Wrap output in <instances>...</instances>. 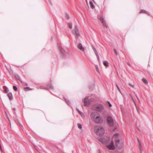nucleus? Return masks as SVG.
<instances>
[{"label":"nucleus","mask_w":153,"mask_h":153,"mask_svg":"<svg viewBox=\"0 0 153 153\" xmlns=\"http://www.w3.org/2000/svg\"><path fill=\"white\" fill-rule=\"evenodd\" d=\"M128 84H129V85L130 86H131L132 87H133V88H134V85H132L130 83H129Z\"/></svg>","instance_id":"nucleus-31"},{"label":"nucleus","mask_w":153,"mask_h":153,"mask_svg":"<svg viewBox=\"0 0 153 153\" xmlns=\"http://www.w3.org/2000/svg\"><path fill=\"white\" fill-rule=\"evenodd\" d=\"M145 13L146 14H148L147 12L143 10H140V13Z\"/></svg>","instance_id":"nucleus-17"},{"label":"nucleus","mask_w":153,"mask_h":153,"mask_svg":"<svg viewBox=\"0 0 153 153\" xmlns=\"http://www.w3.org/2000/svg\"><path fill=\"white\" fill-rule=\"evenodd\" d=\"M49 1L50 3L51 4H51V1L50 0H48Z\"/></svg>","instance_id":"nucleus-39"},{"label":"nucleus","mask_w":153,"mask_h":153,"mask_svg":"<svg viewBox=\"0 0 153 153\" xmlns=\"http://www.w3.org/2000/svg\"><path fill=\"white\" fill-rule=\"evenodd\" d=\"M107 123L109 126H114V123L113 120L111 116H107Z\"/></svg>","instance_id":"nucleus-5"},{"label":"nucleus","mask_w":153,"mask_h":153,"mask_svg":"<svg viewBox=\"0 0 153 153\" xmlns=\"http://www.w3.org/2000/svg\"><path fill=\"white\" fill-rule=\"evenodd\" d=\"M128 65H130V64H129V63H128Z\"/></svg>","instance_id":"nucleus-44"},{"label":"nucleus","mask_w":153,"mask_h":153,"mask_svg":"<svg viewBox=\"0 0 153 153\" xmlns=\"http://www.w3.org/2000/svg\"><path fill=\"white\" fill-rule=\"evenodd\" d=\"M77 126H78V128L81 129L82 128V126L81 124L80 123H78L77 124Z\"/></svg>","instance_id":"nucleus-23"},{"label":"nucleus","mask_w":153,"mask_h":153,"mask_svg":"<svg viewBox=\"0 0 153 153\" xmlns=\"http://www.w3.org/2000/svg\"><path fill=\"white\" fill-rule=\"evenodd\" d=\"M94 131L97 135L100 136H102L105 132L103 127L101 126H96L94 127Z\"/></svg>","instance_id":"nucleus-3"},{"label":"nucleus","mask_w":153,"mask_h":153,"mask_svg":"<svg viewBox=\"0 0 153 153\" xmlns=\"http://www.w3.org/2000/svg\"><path fill=\"white\" fill-rule=\"evenodd\" d=\"M60 51L63 57H65L67 56L66 53L63 49L62 48H61L60 49Z\"/></svg>","instance_id":"nucleus-11"},{"label":"nucleus","mask_w":153,"mask_h":153,"mask_svg":"<svg viewBox=\"0 0 153 153\" xmlns=\"http://www.w3.org/2000/svg\"><path fill=\"white\" fill-rule=\"evenodd\" d=\"M103 64L105 66H107L108 65V63L107 61H104L103 62Z\"/></svg>","instance_id":"nucleus-15"},{"label":"nucleus","mask_w":153,"mask_h":153,"mask_svg":"<svg viewBox=\"0 0 153 153\" xmlns=\"http://www.w3.org/2000/svg\"><path fill=\"white\" fill-rule=\"evenodd\" d=\"M59 149L60 151H62V150L60 149Z\"/></svg>","instance_id":"nucleus-43"},{"label":"nucleus","mask_w":153,"mask_h":153,"mask_svg":"<svg viewBox=\"0 0 153 153\" xmlns=\"http://www.w3.org/2000/svg\"><path fill=\"white\" fill-rule=\"evenodd\" d=\"M116 86L117 87V88L118 90L120 92V93L122 94L121 92V90H120L119 87L118 86L117 84H116Z\"/></svg>","instance_id":"nucleus-26"},{"label":"nucleus","mask_w":153,"mask_h":153,"mask_svg":"<svg viewBox=\"0 0 153 153\" xmlns=\"http://www.w3.org/2000/svg\"><path fill=\"white\" fill-rule=\"evenodd\" d=\"M65 18L67 19H68L69 18V16L68 14L65 13Z\"/></svg>","instance_id":"nucleus-24"},{"label":"nucleus","mask_w":153,"mask_h":153,"mask_svg":"<svg viewBox=\"0 0 153 153\" xmlns=\"http://www.w3.org/2000/svg\"><path fill=\"white\" fill-rule=\"evenodd\" d=\"M96 56L97 57V58L98 59V61L99 62H100V61L99 57V55H98V54H96Z\"/></svg>","instance_id":"nucleus-29"},{"label":"nucleus","mask_w":153,"mask_h":153,"mask_svg":"<svg viewBox=\"0 0 153 153\" xmlns=\"http://www.w3.org/2000/svg\"><path fill=\"white\" fill-rule=\"evenodd\" d=\"M64 100H65V102H66V103L68 105H71V102L69 101H68L65 98H64Z\"/></svg>","instance_id":"nucleus-20"},{"label":"nucleus","mask_w":153,"mask_h":153,"mask_svg":"<svg viewBox=\"0 0 153 153\" xmlns=\"http://www.w3.org/2000/svg\"><path fill=\"white\" fill-rule=\"evenodd\" d=\"M142 80L146 84H147L148 83V81L144 78H143Z\"/></svg>","instance_id":"nucleus-21"},{"label":"nucleus","mask_w":153,"mask_h":153,"mask_svg":"<svg viewBox=\"0 0 153 153\" xmlns=\"http://www.w3.org/2000/svg\"><path fill=\"white\" fill-rule=\"evenodd\" d=\"M8 92V90L5 89L4 90V92L6 93H7Z\"/></svg>","instance_id":"nucleus-32"},{"label":"nucleus","mask_w":153,"mask_h":153,"mask_svg":"<svg viewBox=\"0 0 153 153\" xmlns=\"http://www.w3.org/2000/svg\"><path fill=\"white\" fill-rule=\"evenodd\" d=\"M68 25L69 28L71 29L72 28V25L71 23H68Z\"/></svg>","instance_id":"nucleus-18"},{"label":"nucleus","mask_w":153,"mask_h":153,"mask_svg":"<svg viewBox=\"0 0 153 153\" xmlns=\"http://www.w3.org/2000/svg\"><path fill=\"white\" fill-rule=\"evenodd\" d=\"M13 110H16V108H13Z\"/></svg>","instance_id":"nucleus-40"},{"label":"nucleus","mask_w":153,"mask_h":153,"mask_svg":"<svg viewBox=\"0 0 153 153\" xmlns=\"http://www.w3.org/2000/svg\"><path fill=\"white\" fill-rule=\"evenodd\" d=\"M25 88L29 89L30 90H32L33 89L32 88H29L28 87H26Z\"/></svg>","instance_id":"nucleus-38"},{"label":"nucleus","mask_w":153,"mask_h":153,"mask_svg":"<svg viewBox=\"0 0 153 153\" xmlns=\"http://www.w3.org/2000/svg\"><path fill=\"white\" fill-rule=\"evenodd\" d=\"M114 52H115V54L116 55H117V52L116 50L115 49H114Z\"/></svg>","instance_id":"nucleus-34"},{"label":"nucleus","mask_w":153,"mask_h":153,"mask_svg":"<svg viewBox=\"0 0 153 153\" xmlns=\"http://www.w3.org/2000/svg\"><path fill=\"white\" fill-rule=\"evenodd\" d=\"M99 140L102 143H103L104 141H103V140L102 138H100L99 139Z\"/></svg>","instance_id":"nucleus-28"},{"label":"nucleus","mask_w":153,"mask_h":153,"mask_svg":"<svg viewBox=\"0 0 153 153\" xmlns=\"http://www.w3.org/2000/svg\"><path fill=\"white\" fill-rule=\"evenodd\" d=\"M107 102H108V104H109V106L110 107H111V106H112V105H111V104L110 103V102H108V101H107Z\"/></svg>","instance_id":"nucleus-33"},{"label":"nucleus","mask_w":153,"mask_h":153,"mask_svg":"<svg viewBox=\"0 0 153 153\" xmlns=\"http://www.w3.org/2000/svg\"><path fill=\"white\" fill-rule=\"evenodd\" d=\"M118 134L116 133L114 135V137L115 138V145L118 149H121L123 146V143L122 142H120V140L118 137Z\"/></svg>","instance_id":"nucleus-2"},{"label":"nucleus","mask_w":153,"mask_h":153,"mask_svg":"<svg viewBox=\"0 0 153 153\" xmlns=\"http://www.w3.org/2000/svg\"><path fill=\"white\" fill-rule=\"evenodd\" d=\"M92 49H93V50L94 51L95 54L96 55L97 54H98V53H97V52L96 50V48L94 47H92Z\"/></svg>","instance_id":"nucleus-19"},{"label":"nucleus","mask_w":153,"mask_h":153,"mask_svg":"<svg viewBox=\"0 0 153 153\" xmlns=\"http://www.w3.org/2000/svg\"><path fill=\"white\" fill-rule=\"evenodd\" d=\"M84 102L85 106H88L89 105L90 102L88 97H87L85 98Z\"/></svg>","instance_id":"nucleus-8"},{"label":"nucleus","mask_w":153,"mask_h":153,"mask_svg":"<svg viewBox=\"0 0 153 153\" xmlns=\"http://www.w3.org/2000/svg\"><path fill=\"white\" fill-rule=\"evenodd\" d=\"M15 77H16V79H19V77L18 76H17V75L16 76H15Z\"/></svg>","instance_id":"nucleus-36"},{"label":"nucleus","mask_w":153,"mask_h":153,"mask_svg":"<svg viewBox=\"0 0 153 153\" xmlns=\"http://www.w3.org/2000/svg\"><path fill=\"white\" fill-rule=\"evenodd\" d=\"M135 105L136 106V108L137 109V112H138V113H140V112H139V110L138 108L136 106V105L135 104Z\"/></svg>","instance_id":"nucleus-30"},{"label":"nucleus","mask_w":153,"mask_h":153,"mask_svg":"<svg viewBox=\"0 0 153 153\" xmlns=\"http://www.w3.org/2000/svg\"><path fill=\"white\" fill-rule=\"evenodd\" d=\"M107 147L109 150H114L115 147L114 146L113 141H111V143L109 145H107Z\"/></svg>","instance_id":"nucleus-7"},{"label":"nucleus","mask_w":153,"mask_h":153,"mask_svg":"<svg viewBox=\"0 0 153 153\" xmlns=\"http://www.w3.org/2000/svg\"><path fill=\"white\" fill-rule=\"evenodd\" d=\"M79 114L81 116L82 118H84L85 117V115L84 114L80 111L78 109H77Z\"/></svg>","instance_id":"nucleus-13"},{"label":"nucleus","mask_w":153,"mask_h":153,"mask_svg":"<svg viewBox=\"0 0 153 153\" xmlns=\"http://www.w3.org/2000/svg\"><path fill=\"white\" fill-rule=\"evenodd\" d=\"M7 96L10 100L13 99V95L11 93H9L7 94Z\"/></svg>","instance_id":"nucleus-12"},{"label":"nucleus","mask_w":153,"mask_h":153,"mask_svg":"<svg viewBox=\"0 0 153 153\" xmlns=\"http://www.w3.org/2000/svg\"><path fill=\"white\" fill-rule=\"evenodd\" d=\"M131 98L132 99V100H133V101L134 102V99H133V97H132V95H131Z\"/></svg>","instance_id":"nucleus-37"},{"label":"nucleus","mask_w":153,"mask_h":153,"mask_svg":"<svg viewBox=\"0 0 153 153\" xmlns=\"http://www.w3.org/2000/svg\"><path fill=\"white\" fill-rule=\"evenodd\" d=\"M135 94V96H136L137 99L139 101V98H138V97L137 94Z\"/></svg>","instance_id":"nucleus-35"},{"label":"nucleus","mask_w":153,"mask_h":153,"mask_svg":"<svg viewBox=\"0 0 153 153\" xmlns=\"http://www.w3.org/2000/svg\"><path fill=\"white\" fill-rule=\"evenodd\" d=\"M139 101V102L140 103V100H139V101Z\"/></svg>","instance_id":"nucleus-42"},{"label":"nucleus","mask_w":153,"mask_h":153,"mask_svg":"<svg viewBox=\"0 0 153 153\" xmlns=\"http://www.w3.org/2000/svg\"><path fill=\"white\" fill-rule=\"evenodd\" d=\"M13 89L16 91H17L18 88L17 87L15 86H13Z\"/></svg>","instance_id":"nucleus-25"},{"label":"nucleus","mask_w":153,"mask_h":153,"mask_svg":"<svg viewBox=\"0 0 153 153\" xmlns=\"http://www.w3.org/2000/svg\"><path fill=\"white\" fill-rule=\"evenodd\" d=\"M48 86L51 89H53V86L51 84L48 85Z\"/></svg>","instance_id":"nucleus-22"},{"label":"nucleus","mask_w":153,"mask_h":153,"mask_svg":"<svg viewBox=\"0 0 153 153\" xmlns=\"http://www.w3.org/2000/svg\"><path fill=\"white\" fill-rule=\"evenodd\" d=\"M89 3H90V4L91 5L90 6H91V8L92 9L94 8L95 7H94V5H93V2L92 1H90Z\"/></svg>","instance_id":"nucleus-16"},{"label":"nucleus","mask_w":153,"mask_h":153,"mask_svg":"<svg viewBox=\"0 0 153 153\" xmlns=\"http://www.w3.org/2000/svg\"><path fill=\"white\" fill-rule=\"evenodd\" d=\"M100 20L101 21V22H102V25L104 26L106 28L108 27V26L106 25V24L105 23V21L104 20V19L102 18H101L100 19Z\"/></svg>","instance_id":"nucleus-10"},{"label":"nucleus","mask_w":153,"mask_h":153,"mask_svg":"<svg viewBox=\"0 0 153 153\" xmlns=\"http://www.w3.org/2000/svg\"><path fill=\"white\" fill-rule=\"evenodd\" d=\"M77 48L81 51H83L85 50V48L83 46L81 43H79L77 45Z\"/></svg>","instance_id":"nucleus-9"},{"label":"nucleus","mask_w":153,"mask_h":153,"mask_svg":"<svg viewBox=\"0 0 153 153\" xmlns=\"http://www.w3.org/2000/svg\"><path fill=\"white\" fill-rule=\"evenodd\" d=\"M73 34L75 36L76 38H77L79 35V31L77 27L76 26L74 27V30L72 31Z\"/></svg>","instance_id":"nucleus-6"},{"label":"nucleus","mask_w":153,"mask_h":153,"mask_svg":"<svg viewBox=\"0 0 153 153\" xmlns=\"http://www.w3.org/2000/svg\"><path fill=\"white\" fill-rule=\"evenodd\" d=\"M96 71L99 73V71L98 68V67L97 65L96 66Z\"/></svg>","instance_id":"nucleus-27"},{"label":"nucleus","mask_w":153,"mask_h":153,"mask_svg":"<svg viewBox=\"0 0 153 153\" xmlns=\"http://www.w3.org/2000/svg\"><path fill=\"white\" fill-rule=\"evenodd\" d=\"M91 119L96 123H102L103 122L102 117L97 112H94L91 114Z\"/></svg>","instance_id":"nucleus-1"},{"label":"nucleus","mask_w":153,"mask_h":153,"mask_svg":"<svg viewBox=\"0 0 153 153\" xmlns=\"http://www.w3.org/2000/svg\"><path fill=\"white\" fill-rule=\"evenodd\" d=\"M137 141H138V145H139V149H140V151L141 152H142V149H141V146L140 145V141H139V140L138 138H137Z\"/></svg>","instance_id":"nucleus-14"},{"label":"nucleus","mask_w":153,"mask_h":153,"mask_svg":"<svg viewBox=\"0 0 153 153\" xmlns=\"http://www.w3.org/2000/svg\"><path fill=\"white\" fill-rule=\"evenodd\" d=\"M25 85L26 86H27V83H26V84H25Z\"/></svg>","instance_id":"nucleus-41"},{"label":"nucleus","mask_w":153,"mask_h":153,"mask_svg":"<svg viewBox=\"0 0 153 153\" xmlns=\"http://www.w3.org/2000/svg\"><path fill=\"white\" fill-rule=\"evenodd\" d=\"M93 109L99 112H103L104 111V107L101 104H97L94 105L93 106Z\"/></svg>","instance_id":"nucleus-4"}]
</instances>
